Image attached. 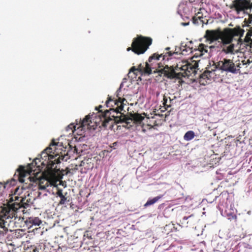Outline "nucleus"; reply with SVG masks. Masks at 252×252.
Segmentation results:
<instances>
[{
    "label": "nucleus",
    "instance_id": "obj_19",
    "mask_svg": "<svg viewBox=\"0 0 252 252\" xmlns=\"http://www.w3.org/2000/svg\"><path fill=\"white\" fill-rule=\"evenodd\" d=\"M162 197V195L157 196L152 199H149L147 202L144 205V207L152 205L157 202Z\"/></svg>",
    "mask_w": 252,
    "mask_h": 252
},
{
    "label": "nucleus",
    "instance_id": "obj_6",
    "mask_svg": "<svg viewBox=\"0 0 252 252\" xmlns=\"http://www.w3.org/2000/svg\"><path fill=\"white\" fill-rule=\"evenodd\" d=\"M152 43V39L151 37H145L142 35H137L133 38L131 47L127 48V51H132L137 55L144 54Z\"/></svg>",
    "mask_w": 252,
    "mask_h": 252
},
{
    "label": "nucleus",
    "instance_id": "obj_25",
    "mask_svg": "<svg viewBox=\"0 0 252 252\" xmlns=\"http://www.w3.org/2000/svg\"><path fill=\"white\" fill-rule=\"evenodd\" d=\"M252 52H249V58L247 60H244L242 61V64L243 65L249 64L252 63V49H251Z\"/></svg>",
    "mask_w": 252,
    "mask_h": 252
},
{
    "label": "nucleus",
    "instance_id": "obj_4",
    "mask_svg": "<svg viewBox=\"0 0 252 252\" xmlns=\"http://www.w3.org/2000/svg\"><path fill=\"white\" fill-rule=\"evenodd\" d=\"M117 99L112 98L111 96H108L106 101L105 105L107 107H109V109L106 110L104 112H100L101 119L103 120V127H107L110 122H111V126L113 124H116L115 118L114 117L120 116L123 114L121 111L123 110L124 101L126 102L125 98H122L118 96Z\"/></svg>",
    "mask_w": 252,
    "mask_h": 252
},
{
    "label": "nucleus",
    "instance_id": "obj_30",
    "mask_svg": "<svg viewBox=\"0 0 252 252\" xmlns=\"http://www.w3.org/2000/svg\"><path fill=\"white\" fill-rule=\"evenodd\" d=\"M242 63H238L235 64V67L236 68V69L238 70V71L237 72V74L238 73H240V68L242 67Z\"/></svg>",
    "mask_w": 252,
    "mask_h": 252
},
{
    "label": "nucleus",
    "instance_id": "obj_36",
    "mask_svg": "<svg viewBox=\"0 0 252 252\" xmlns=\"http://www.w3.org/2000/svg\"><path fill=\"white\" fill-rule=\"evenodd\" d=\"M249 19L251 20H252V14H249Z\"/></svg>",
    "mask_w": 252,
    "mask_h": 252
},
{
    "label": "nucleus",
    "instance_id": "obj_22",
    "mask_svg": "<svg viewBox=\"0 0 252 252\" xmlns=\"http://www.w3.org/2000/svg\"><path fill=\"white\" fill-rule=\"evenodd\" d=\"M102 107V106L100 105L98 107H95V110H97V114H96V115L95 116V118L96 119H98L99 120L98 121H97V120L95 121V123H101V125L102 126H103V120L101 118V116H100V112H103L101 109V108Z\"/></svg>",
    "mask_w": 252,
    "mask_h": 252
},
{
    "label": "nucleus",
    "instance_id": "obj_8",
    "mask_svg": "<svg viewBox=\"0 0 252 252\" xmlns=\"http://www.w3.org/2000/svg\"><path fill=\"white\" fill-rule=\"evenodd\" d=\"M58 144V143L56 142L55 140L53 139L50 146L45 149L44 151L42 152L41 156H43L44 158H48V160L46 163H44V161H42L41 164L42 165H47V167L49 170H52L54 164L60 163L59 157L57 158H55L56 157L58 156V154H56L55 156L51 154L52 153L55 154V152L53 151H54L55 152V149L53 150V147L55 148V147L57 146Z\"/></svg>",
    "mask_w": 252,
    "mask_h": 252
},
{
    "label": "nucleus",
    "instance_id": "obj_34",
    "mask_svg": "<svg viewBox=\"0 0 252 252\" xmlns=\"http://www.w3.org/2000/svg\"><path fill=\"white\" fill-rule=\"evenodd\" d=\"M74 153H76L77 154H78V149L76 148V147H74Z\"/></svg>",
    "mask_w": 252,
    "mask_h": 252
},
{
    "label": "nucleus",
    "instance_id": "obj_15",
    "mask_svg": "<svg viewBox=\"0 0 252 252\" xmlns=\"http://www.w3.org/2000/svg\"><path fill=\"white\" fill-rule=\"evenodd\" d=\"M214 70L212 69L210 70H206L200 76L199 82L200 84L202 85H206L207 84L209 83L208 81H211V78L213 77V75H214Z\"/></svg>",
    "mask_w": 252,
    "mask_h": 252
},
{
    "label": "nucleus",
    "instance_id": "obj_5",
    "mask_svg": "<svg viewBox=\"0 0 252 252\" xmlns=\"http://www.w3.org/2000/svg\"><path fill=\"white\" fill-rule=\"evenodd\" d=\"M40 161L39 158H36L32 163L29 164L27 167L20 165L19 168L16 170L13 178L10 181V185H14L17 181L20 183L24 182V178L27 176L30 175L32 171L35 170V169H33L35 166H36L37 168L40 167V165L38 164Z\"/></svg>",
    "mask_w": 252,
    "mask_h": 252
},
{
    "label": "nucleus",
    "instance_id": "obj_23",
    "mask_svg": "<svg viewBox=\"0 0 252 252\" xmlns=\"http://www.w3.org/2000/svg\"><path fill=\"white\" fill-rule=\"evenodd\" d=\"M195 136V133L192 130L187 131L184 136V139L186 141L192 140Z\"/></svg>",
    "mask_w": 252,
    "mask_h": 252
},
{
    "label": "nucleus",
    "instance_id": "obj_1",
    "mask_svg": "<svg viewBox=\"0 0 252 252\" xmlns=\"http://www.w3.org/2000/svg\"><path fill=\"white\" fill-rule=\"evenodd\" d=\"M245 31L240 27H236L234 28H224L222 31L220 28L215 30H207L205 32V37L211 43L220 39V47L222 52L226 54L233 55L235 54L234 44L232 43L236 37H238V44L242 45L243 43L246 46H249V52H252V37L250 33H247L244 39H242Z\"/></svg>",
    "mask_w": 252,
    "mask_h": 252
},
{
    "label": "nucleus",
    "instance_id": "obj_28",
    "mask_svg": "<svg viewBox=\"0 0 252 252\" xmlns=\"http://www.w3.org/2000/svg\"><path fill=\"white\" fill-rule=\"evenodd\" d=\"M208 20L206 18V17H203V19L201 18V20L200 21L199 25L202 24V25H203L204 24H207L208 23Z\"/></svg>",
    "mask_w": 252,
    "mask_h": 252
},
{
    "label": "nucleus",
    "instance_id": "obj_3",
    "mask_svg": "<svg viewBox=\"0 0 252 252\" xmlns=\"http://www.w3.org/2000/svg\"><path fill=\"white\" fill-rule=\"evenodd\" d=\"M29 206L28 200L25 197L11 196L7 206L0 211V234H3L8 230V223L6 220L17 217L16 214Z\"/></svg>",
    "mask_w": 252,
    "mask_h": 252
},
{
    "label": "nucleus",
    "instance_id": "obj_17",
    "mask_svg": "<svg viewBox=\"0 0 252 252\" xmlns=\"http://www.w3.org/2000/svg\"><path fill=\"white\" fill-rule=\"evenodd\" d=\"M26 222L30 226L33 225L39 226L41 223V220L38 217H31L28 218Z\"/></svg>",
    "mask_w": 252,
    "mask_h": 252
},
{
    "label": "nucleus",
    "instance_id": "obj_32",
    "mask_svg": "<svg viewBox=\"0 0 252 252\" xmlns=\"http://www.w3.org/2000/svg\"><path fill=\"white\" fill-rule=\"evenodd\" d=\"M201 56H199L198 52H195V53L193 54V57H192L191 59H193V58H197L199 57H201Z\"/></svg>",
    "mask_w": 252,
    "mask_h": 252
},
{
    "label": "nucleus",
    "instance_id": "obj_16",
    "mask_svg": "<svg viewBox=\"0 0 252 252\" xmlns=\"http://www.w3.org/2000/svg\"><path fill=\"white\" fill-rule=\"evenodd\" d=\"M196 222V220L193 215H191L189 217H184L183 219L182 224L185 226L193 227Z\"/></svg>",
    "mask_w": 252,
    "mask_h": 252
},
{
    "label": "nucleus",
    "instance_id": "obj_24",
    "mask_svg": "<svg viewBox=\"0 0 252 252\" xmlns=\"http://www.w3.org/2000/svg\"><path fill=\"white\" fill-rule=\"evenodd\" d=\"M182 54L183 55H186L188 54V52L189 53H192L193 51L192 50V48H190L189 47H187V45H186L185 47H183V49H182Z\"/></svg>",
    "mask_w": 252,
    "mask_h": 252
},
{
    "label": "nucleus",
    "instance_id": "obj_37",
    "mask_svg": "<svg viewBox=\"0 0 252 252\" xmlns=\"http://www.w3.org/2000/svg\"><path fill=\"white\" fill-rule=\"evenodd\" d=\"M182 24L184 25V26H187V25H188L189 24V23H183Z\"/></svg>",
    "mask_w": 252,
    "mask_h": 252
},
{
    "label": "nucleus",
    "instance_id": "obj_21",
    "mask_svg": "<svg viewBox=\"0 0 252 252\" xmlns=\"http://www.w3.org/2000/svg\"><path fill=\"white\" fill-rule=\"evenodd\" d=\"M172 101L173 99H171L169 97L164 95L163 99V105L166 109L171 106Z\"/></svg>",
    "mask_w": 252,
    "mask_h": 252
},
{
    "label": "nucleus",
    "instance_id": "obj_18",
    "mask_svg": "<svg viewBox=\"0 0 252 252\" xmlns=\"http://www.w3.org/2000/svg\"><path fill=\"white\" fill-rule=\"evenodd\" d=\"M208 46L203 43L199 44L197 49H194L195 52H198L199 56H203L208 52Z\"/></svg>",
    "mask_w": 252,
    "mask_h": 252
},
{
    "label": "nucleus",
    "instance_id": "obj_7",
    "mask_svg": "<svg viewBox=\"0 0 252 252\" xmlns=\"http://www.w3.org/2000/svg\"><path fill=\"white\" fill-rule=\"evenodd\" d=\"M70 172V170L68 168H66L65 171L60 169H57L56 171H51L49 174L47 179L45 180L46 184L43 185V182H40L39 187L41 189H46L47 187L49 185L51 186H56L57 183L58 181H60L64 175H67Z\"/></svg>",
    "mask_w": 252,
    "mask_h": 252
},
{
    "label": "nucleus",
    "instance_id": "obj_26",
    "mask_svg": "<svg viewBox=\"0 0 252 252\" xmlns=\"http://www.w3.org/2000/svg\"><path fill=\"white\" fill-rule=\"evenodd\" d=\"M201 17L198 16H194L192 17V22L194 24L199 25L200 21L201 20Z\"/></svg>",
    "mask_w": 252,
    "mask_h": 252
},
{
    "label": "nucleus",
    "instance_id": "obj_14",
    "mask_svg": "<svg viewBox=\"0 0 252 252\" xmlns=\"http://www.w3.org/2000/svg\"><path fill=\"white\" fill-rule=\"evenodd\" d=\"M94 162L92 158H85L81 161L79 166L80 167V172L82 174H85L88 171L93 169L94 168Z\"/></svg>",
    "mask_w": 252,
    "mask_h": 252
},
{
    "label": "nucleus",
    "instance_id": "obj_11",
    "mask_svg": "<svg viewBox=\"0 0 252 252\" xmlns=\"http://www.w3.org/2000/svg\"><path fill=\"white\" fill-rule=\"evenodd\" d=\"M235 64L233 60L228 59H223L222 60L220 61L216 65V68L227 73L232 74H237L238 70L235 67Z\"/></svg>",
    "mask_w": 252,
    "mask_h": 252
},
{
    "label": "nucleus",
    "instance_id": "obj_31",
    "mask_svg": "<svg viewBox=\"0 0 252 252\" xmlns=\"http://www.w3.org/2000/svg\"><path fill=\"white\" fill-rule=\"evenodd\" d=\"M195 16H198L199 17H201V19H203V14L202 12H198Z\"/></svg>",
    "mask_w": 252,
    "mask_h": 252
},
{
    "label": "nucleus",
    "instance_id": "obj_10",
    "mask_svg": "<svg viewBox=\"0 0 252 252\" xmlns=\"http://www.w3.org/2000/svg\"><path fill=\"white\" fill-rule=\"evenodd\" d=\"M198 67V63L197 61H192L191 63H189L188 61L183 62L181 63H179L177 64L175 67V68L173 66L169 67V68H173L175 71V70L177 71L181 70L183 71V72H181V75L183 77L185 76H189L192 73H194L195 71V69ZM175 73V76L173 77L174 78L176 76V73Z\"/></svg>",
    "mask_w": 252,
    "mask_h": 252
},
{
    "label": "nucleus",
    "instance_id": "obj_27",
    "mask_svg": "<svg viewBox=\"0 0 252 252\" xmlns=\"http://www.w3.org/2000/svg\"><path fill=\"white\" fill-rule=\"evenodd\" d=\"M228 219L230 220H234L235 221H236L237 220V216L235 214H227Z\"/></svg>",
    "mask_w": 252,
    "mask_h": 252
},
{
    "label": "nucleus",
    "instance_id": "obj_2",
    "mask_svg": "<svg viewBox=\"0 0 252 252\" xmlns=\"http://www.w3.org/2000/svg\"><path fill=\"white\" fill-rule=\"evenodd\" d=\"M170 48H165L166 52L164 55L162 54L159 55L158 53H154L152 56H150L148 60V63H145V66L142 64H140L138 67V71L141 73H145L150 74L153 72L154 73H159V75L163 74V75L169 78H173L175 76V73L173 68H169L168 65H165L163 68H160V63H158L160 57H162L163 60H165V57L168 56H172L174 54H176L177 52H172L169 51Z\"/></svg>",
    "mask_w": 252,
    "mask_h": 252
},
{
    "label": "nucleus",
    "instance_id": "obj_29",
    "mask_svg": "<svg viewBox=\"0 0 252 252\" xmlns=\"http://www.w3.org/2000/svg\"><path fill=\"white\" fill-rule=\"evenodd\" d=\"M137 71H138L137 68H136L135 66H133L130 69L129 73L133 72L134 74L137 75Z\"/></svg>",
    "mask_w": 252,
    "mask_h": 252
},
{
    "label": "nucleus",
    "instance_id": "obj_35",
    "mask_svg": "<svg viewBox=\"0 0 252 252\" xmlns=\"http://www.w3.org/2000/svg\"><path fill=\"white\" fill-rule=\"evenodd\" d=\"M247 33H250V34H251V36L252 37V29H250L247 32Z\"/></svg>",
    "mask_w": 252,
    "mask_h": 252
},
{
    "label": "nucleus",
    "instance_id": "obj_33",
    "mask_svg": "<svg viewBox=\"0 0 252 252\" xmlns=\"http://www.w3.org/2000/svg\"><path fill=\"white\" fill-rule=\"evenodd\" d=\"M117 142H114V143H113V145L111 146V148H113L114 149H115V147L117 145Z\"/></svg>",
    "mask_w": 252,
    "mask_h": 252
},
{
    "label": "nucleus",
    "instance_id": "obj_20",
    "mask_svg": "<svg viewBox=\"0 0 252 252\" xmlns=\"http://www.w3.org/2000/svg\"><path fill=\"white\" fill-rule=\"evenodd\" d=\"M57 195L61 198V200L59 202V204L63 205L67 201V197L63 194L62 189H58L56 192Z\"/></svg>",
    "mask_w": 252,
    "mask_h": 252
},
{
    "label": "nucleus",
    "instance_id": "obj_9",
    "mask_svg": "<svg viewBox=\"0 0 252 252\" xmlns=\"http://www.w3.org/2000/svg\"><path fill=\"white\" fill-rule=\"evenodd\" d=\"M90 115H87L82 120L81 119L78 123V121L76 120V124L71 123L66 127L67 131H71L73 134H76L78 135H82L84 133V129L86 126L88 127L90 125V123H92Z\"/></svg>",
    "mask_w": 252,
    "mask_h": 252
},
{
    "label": "nucleus",
    "instance_id": "obj_13",
    "mask_svg": "<svg viewBox=\"0 0 252 252\" xmlns=\"http://www.w3.org/2000/svg\"><path fill=\"white\" fill-rule=\"evenodd\" d=\"M113 117L115 118L116 124L119 123H125L126 124H130L131 122L134 121V123L140 124L144 120V117L138 113H134L130 114V117H126L124 114H121L120 116Z\"/></svg>",
    "mask_w": 252,
    "mask_h": 252
},
{
    "label": "nucleus",
    "instance_id": "obj_12",
    "mask_svg": "<svg viewBox=\"0 0 252 252\" xmlns=\"http://www.w3.org/2000/svg\"><path fill=\"white\" fill-rule=\"evenodd\" d=\"M230 8L234 9L237 14L241 12L246 13L247 10L252 9V0H234Z\"/></svg>",
    "mask_w": 252,
    "mask_h": 252
}]
</instances>
